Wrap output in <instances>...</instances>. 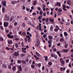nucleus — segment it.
<instances>
[{
  "label": "nucleus",
  "mask_w": 73,
  "mask_h": 73,
  "mask_svg": "<svg viewBox=\"0 0 73 73\" xmlns=\"http://www.w3.org/2000/svg\"><path fill=\"white\" fill-rule=\"evenodd\" d=\"M14 54L16 56H19V53L17 52H15Z\"/></svg>",
  "instance_id": "nucleus-11"
},
{
  "label": "nucleus",
  "mask_w": 73,
  "mask_h": 73,
  "mask_svg": "<svg viewBox=\"0 0 73 73\" xmlns=\"http://www.w3.org/2000/svg\"><path fill=\"white\" fill-rule=\"evenodd\" d=\"M15 45L16 48H19V45L17 43H15Z\"/></svg>",
  "instance_id": "nucleus-23"
},
{
  "label": "nucleus",
  "mask_w": 73,
  "mask_h": 73,
  "mask_svg": "<svg viewBox=\"0 0 73 73\" xmlns=\"http://www.w3.org/2000/svg\"><path fill=\"white\" fill-rule=\"evenodd\" d=\"M31 68H32V69H35V65H34V64H32L31 65Z\"/></svg>",
  "instance_id": "nucleus-25"
},
{
  "label": "nucleus",
  "mask_w": 73,
  "mask_h": 73,
  "mask_svg": "<svg viewBox=\"0 0 73 73\" xmlns=\"http://www.w3.org/2000/svg\"><path fill=\"white\" fill-rule=\"evenodd\" d=\"M56 6H58L59 7H60L61 6V3L59 2H58L56 4Z\"/></svg>",
  "instance_id": "nucleus-16"
},
{
  "label": "nucleus",
  "mask_w": 73,
  "mask_h": 73,
  "mask_svg": "<svg viewBox=\"0 0 73 73\" xmlns=\"http://www.w3.org/2000/svg\"><path fill=\"white\" fill-rule=\"evenodd\" d=\"M35 54L38 56V57H40V56H41V55L38 53V52H36Z\"/></svg>",
  "instance_id": "nucleus-13"
},
{
  "label": "nucleus",
  "mask_w": 73,
  "mask_h": 73,
  "mask_svg": "<svg viewBox=\"0 0 73 73\" xmlns=\"http://www.w3.org/2000/svg\"><path fill=\"white\" fill-rule=\"evenodd\" d=\"M13 71H15L16 70V66H14L13 67Z\"/></svg>",
  "instance_id": "nucleus-12"
},
{
  "label": "nucleus",
  "mask_w": 73,
  "mask_h": 73,
  "mask_svg": "<svg viewBox=\"0 0 73 73\" xmlns=\"http://www.w3.org/2000/svg\"><path fill=\"white\" fill-rule=\"evenodd\" d=\"M48 44H52V40H48Z\"/></svg>",
  "instance_id": "nucleus-26"
},
{
  "label": "nucleus",
  "mask_w": 73,
  "mask_h": 73,
  "mask_svg": "<svg viewBox=\"0 0 73 73\" xmlns=\"http://www.w3.org/2000/svg\"><path fill=\"white\" fill-rule=\"evenodd\" d=\"M6 20L7 21H9V17H7V15H6Z\"/></svg>",
  "instance_id": "nucleus-22"
},
{
  "label": "nucleus",
  "mask_w": 73,
  "mask_h": 73,
  "mask_svg": "<svg viewBox=\"0 0 73 73\" xmlns=\"http://www.w3.org/2000/svg\"><path fill=\"white\" fill-rule=\"evenodd\" d=\"M58 12H62V9H58Z\"/></svg>",
  "instance_id": "nucleus-53"
},
{
  "label": "nucleus",
  "mask_w": 73,
  "mask_h": 73,
  "mask_svg": "<svg viewBox=\"0 0 73 73\" xmlns=\"http://www.w3.org/2000/svg\"><path fill=\"white\" fill-rule=\"evenodd\" d=\"M68 52V50L66 49V50H65L64 49H63L62 51H60V53H62V52H63V53L65 52V53H67Z\"/></svg>",
  "instance_id": "nucleus-5"
},
{
  "label": "nucleus",
  "mask_w": 73,
  "mask_h": 73,
  "mask_svg": "<svg viewBox=\"0 0 73 73\" xmlns=\"http://www.w3.org/2000/svg\"><path fill=\"white\" fill-rule=\"evenodd\" d=\"M35 66L36 67H38V68H40L41 66V63H39L38 64L37 63H36L35 64Z\"/></svg>",
  "instance_id": "nucleus-4"
},
{
  "label": "nucleus",
  "mask_w": 73,
  "mask_h": 73,
  "mask_svg": "<svg viewBox=\"0 0 73 73\" xmlns=\"http://www.w3.org/2000/svg\"><path fill=\"white\" fill-rule=\"evenodd\" d=\"M53 26H51L50 28V30L51 31H53Z\"/></svg>",
  "instance_id": "nucleus-30"
},
{
  "label": "nucleus",
  "mask_w": 73,
  "mask_h": 73,
  "mask_svg": "<svg viewBox=\"0 0 73 73\" xmlns=\"http://www.w3.org/2000/svg\"><path fill=\"white\" fill-rule=\"evenodd\" d=\"M37 14H36V13H35V12H34L32 13V15H33V16H36V15Z\"/></svg>",
  "instance_id": "nucleus-35"
},
{
  "label": "nucleus",
  "mask_w": 73,
  "mask_h": 73,
  "mask_svg": "<svg viewBox=\"0 0 73 73\" xmlns=\"http://www.w3.org/2000/svg\"><path fill=\"white\" fill-rule=\"evenodd\" d=\"M8 44H13V42L12 41V40H10L8 41Z\"/></svg>",
  "instance_id": "nucleus-10"
},
{
  "label": "nucleus",
  "mask_w": 73,
  "mask_h": 73,
  "mask_svg": "<svg viewBox=\"0 0 73 73\" xmlns=\"http://www.w3.org/2000/svg\"><path fill=\"white\" fill-rule=\"evenodd\" d=\"M22 26L23 27H24V28H25V23H23L22 25Z\"/></svg>",
  "instance_id": "nucleus-36"
},
{
  "label": "nucleus",
  "mask_w": 73,
  "mask_h": 73,
  "mask_svg": "<svg viewBox=\"0 0 73 73\" xmlns=\"http://www.w3.org/2000/svg\"><path fill=\"white\" fill-rule=\"evenodd\" d=\"M17 22H15L14 24L15 26H16V25H17Z\"/></svg>",
  "instance_id": "nucleus-61"
},
{
  "label": "nucleus",
  "mask_w": 73,
  "mask_h": 73,
  "mask_svg": "<svg viewBox=\"0 0 73 73\" xmlns=\"http://www.w3.org/2000/svg\"><path fill=\"white\" fill-rule=\"evenodd\" d=\"M7 2L5 1H3L2 2V4L5 7H7Z\"/></svg>",
  "instance_id": "nucleus-3"
},
{
  "label": "nucleus",
  "mask_w": 73,
  "mask_h": 73,
  "mask_svg": "<svg viewBox=\"0 0 73 73\" xmlns=\"http://www.w3.org/2000/svg\"><path fill=\"white\" fill-rule=\"evenodd\" d=\"M54 52H55L56 51H57V49H56V48H54L53 50H52Z\"/></svg>",
  "instance_id": "nucleus-47"
},
{
  "label": "nucleus",
  "mask_w": 73,
  "mask_h": 73,
  "mask_svg": "<svg viewBox=\"0 0 73 73\" xmlns=\"http://www.w3.org/2000/svg\"><path fill=\"white\" fill-rule=\"evenodd\" d=\"M48 38L50 40H51L52 39V36H48Z\"/></svg>",
  "instance_id": "nucleus-28"
},
{
  "label": "nucleus",
  "mask_w": 73,
  "mask_h": 73,
  "mask_svg": "<svg viewBox=\"0 0 73 73\" xmlns=\"http://www.w3.org/2000/svg\"><path fill=\"white\" fill-rule=\"evenodd\" d=\"M54 46H52V50H53V49H54Z\"/></svg>",
  "instance_id": "nucleus-64"
},
{
  "label": "nucleus",
  "mask_w": 73,
  "mask_h": 73,
  "mask_svg": "<svg viewBox=\"0 0 73 73\" xmlns=\"http://www.w3.org/2000/svg\"><path fill=\"white\" fill-rule=\"evenodd\" d=\"M62 7L64 8H66V5H62Z\"/></svg>",
  "instance_id": "nucleus-49"
},
{
  "label": "nucleus",
  "mask_w": 73,
  "mask_h": 73,
  "mask_svg": "<svg viewBox=\"0 0 73 73\" xmlns=\"http://www.w3.org/2000/svg\"><path fill=\"white\" fill-rule=\"evenodd\" d=\"M64 47L65 48H67L68 47V44L66 43L64 45Z\"/></svg>",
  "instance_id": "nucleus-20"
},
{
  "label": "nucleus",
  "mask_w": 73,
  "mask_h": 73,
  "mask_svg": "<svg viewBox=\"0 0 73 73\" xmlns=\"http://www.w3.org/2000/svg\"><path fill=\"white\" fill-rule=\"evenodd\" d=\"M42 17V15H40L38 17V20H40L41 19V17Z\"/></svg>",
  "instance_id": "nucleus-24"
},
{
  "label": "nucleus",
  "mask_w": 73,
  "mask_h": 73,
  "mask_svg": "<svg viewBox=\"0 0 73 73\" xmlns=\"http://www.w3.org/2000/svg\"><path fill=\"white\" fill-rule=\"evenodd\" d=\"M18 68L19 70H18L17 72L16 73H20V72L22 71V68H21V66H18Z\"/></svg>",
  "instance_id": "nucleus-1"
},
{
  "label": "nucleus",
  "mask_w": 73,
  "mask_h": 73,
  "mask_svg": "<svg viewBox=\"0 0 73 73\" xmlns=\"http://www.w3.org/2000/svg\"><path fill=\"white\" fill-rule=\"evenodd\" d=\"M5 8H4V7H3L2 8V12L3 13H4V12H5Z\"/></svg>",
  "instance_id": "nucleus-18"
},
{
  "label": "nucleus",
  "mask_w": 73,
  "mask_h": 73,
  "mask_svg": "<svg viewBox=\"0 0 73 73\" xmlns=\"http://www.w3.org/2000/svg\"><path fill=\"white\" fill-rule=\"evenodd\" d=\"M40 15H42V13H43L42 12V10H40Z\"/></svg>",
  "instance_id": "nucleus-33"
},
{
  "label": "nucleus",
  "mask_w": 73,
  "mask_h": 73,
  "mask_svg": "<svg viewBox=\"0 0 73 73\" xmlns=\"http://www.w3.org/2000/svg\"><path fill=\"white\" fill-rule=\"evenodd\" d=\"M22 62L23 64H26V62L24 60H22Z\"/></svg>",
  "instance_id": "nucleus-34"
},
{
  "label": "nucleus",
  "mask_w": 73,
  "mask_h": 73,
  "mask_svg": "<svg viewBox=\"0 0 73 73\" xmlns=\"http://www.w3.org/2000/svg\"><path fill=\"white\" fill-rule=\"evenodd\" d=\"M49 65H52V62H49L48 63Z\"/></svg>",
  "instance_id": "nucleus-32"
},
{
  "label": "nucleus",
  "mask_w": 73,
  "mask_h": 73,
  "mask_svg": "<svg viewBox=\"0 0 73 73\" xmlns=\"http://www.w3.org/2000/svg\"><path fill=\"white\" fill-rule=\"evenodd\" d=\"M32 24V23H31V22H29L27 23V24L28 25H31V24Z\"/></svg>",
  "instance_id": "nucleus-63"
},
{
  "label": "nucleus",
  "mask_w": 73,
  "mask_h": 73,
  "mask_svg": "<svg viewBox=\"0 0 73 73\" xmlns=\"http://www.w3.org/2000/svg\"><path fill=\"white\" fill-rule=\"evenodd\" d=\"M2 66L3 67V68H7V64L4 63L2 64Z\"/></svg>",
  "instance_id": "nucleus-7"
},
{
  "label": "nucleus",
  "mask_w": 73,
  "mask_h": 73,
  "mask_svg": "<svg viewBox=\"0 0 73 73\" xmlns=\"http://www.w3.org/2000/svg\"><path fill=\"white\" fill-rule=\"evenodd\" d=\"M71 1L70 0H68L67 1V4L69 5H71Z\"/></svg>",
  "instance_id": "nucleus-9"
},
{
  "label": "nucleus",
  "mask_w": 73,
  "mask_h": 73,
  "mask_svg": "<svg viewBox=\"0 0 73 73\" xmlns=\"http://www.w3.org/2000/svg\"><path fill=\"white\" fill-rule=\"evenodd\" d=\"M64 36L65 37H66V36H68V33L66 32H64Z\"/></svg>",
  "instance_id": "nucleus-19"
},
{
  "label": "nucleus",
  "mask_w": 73,
  "mask_h": 73,
  "mask_svg": "<svg viewBox=\"0 0 73 73\" xmlns=\"http://www.w3.org/2000/svg\"><path fill=\"white\" fill-rule=\"evenodd\" d=\"M25 20H28V17H25Z\"/></svg>",
  "instance_id": "nucleus-60"
},
{
  "label": "nucleus",
  "mask_w": 73,
  "mask_h": 73,
  "mask_svg": "<svg viewBox=\"0 0 73 73\" xmlns=\"http://www.w3.org/2000/svg\"><path fill=\"white\" fill-rule=\"evenodd\" d=\"M60 62L61 63L62 65H64L65 64V61H64L63 59L62 58H60Z\"/></svg>",
  "instance_id": "nucleus-2"
},
{
  "label": "nucleus",
  "mask_w": 73,
  "mask_h": 73,
  "mask_svg": "<svg viewBox=\"0 0 73 73\" xmlns=\"http://www.w3.org/2000/svg\"><path fill=\"white\" fill-rule=\"evenodd\" d=\"M29 61V60H28V58H27L26 59V62H28Z\"/></svg>",
  "instance_id": "nucleus-54"
},
{
  "label": "nucleus",
  "mask_w": 73,
  "mask_h": 73,
  "mask_svg": "<svg viewBox=\"0 0 73 73\" xmlns=\"http://www.w3.org/2000/svg\"><path fill=\"white\" fill-rule=\"evenodd\" d=\"M59 40H60V38H57L56 40V42H58V41H59Z\"/></svg>",
  "instance_id": "nucleus-46"
},
{
  "label": "nucleus",
  "mask_w": 73,
  "mask_h": 73,
  "mask_svg": "<svg viewBox=\"0 0 73 73\" xmlns=\"http://www.w3.org/2000/svg\"><path fill=\"white\" fill-rule=\"evenodd\" d=\"M60 71L62 72L63 71V68L61 67L60 69Z\"/></svg>",
  "instance_id": "nucleus-41"
},
{
  "label": "nucleus",
  "mask_w": 73,
  "mask_h": 73,
  "mask_svg": "<svg viewBox=\"0 0 73 73\" xmlns=\"http://www.w3.org/2000/svg\"><path fill=\"white\" fill-rule=\"evenodd\" d=\"M38 48V49H41V47H40V46L38 45V46H37Z\"/></svg>",
  "instance_id": "nucleus-62"
},
{
  "label": "nucleus",
  "mask_w": 73,
  "mask_h": 73,
  "mask_svg": "<svg viewBox=\"0 0 73 73\" xmlns=\"http://www.w3.org/2000/svg\"><path fill=\"white\" fill-rule=\"evenodd\" d=\"M8 68L9 69H11V68L12 67H11V65H9L8 66Z\"/></svg>",
  "instance_id": "nucleus-37"
},
{
  "label": "nucleus",
  "mask_w": 73,
  "mask_h": 73,
  "mask_svg": "<svg viewBox=\"0 0 73 73\" xmlns=\"http://www.w3.org/2000/svg\"><path fill=\"white\" fill-rule=\"evenodd\" d=\"M17 62L19 64H20L21 62V61L20 60H18Z\"/></svg>",
  "instance_id": "nucleus-43"
},
{
  "label": "nucleus",
  "mask_w": 73,
  "mask_h": 73,
  "mask_svg": "<svg viewBox=\"0 0 73 73\" xmlns=\"http://www.w3.org/2000/svg\"><path fill=\"white\" fill-rule=\"evenodd\" d=\"M5 31L6 33H8L9 32V30H5Z\"/></svg>",
  "instance_id": "nucleus-58"
},
{
  "label": "nucleus",
  "mask_w": 73,
  "mask_h": 73,
  "mask_svg": "<svg viewBox=\"0 0 73 73\" xmlns=\"http://www.w3.org/2000/svg\"><path fill=\"white\" fill-rule=\"evenodd\" d=\"M44 58H45V60L46 61H47L48 60V56H44Z\"/></svg>",
  "instance_id": "nucleus-31"
},
{
  "label": "nucleus",
  "mask_w": 73,
  "mask_h": 73,
  "mask_svg": "<svg viewBox=\"0 0 73 73\" xmlns=\"http://www.w3.org/2000/svg\"><path fill=\"white\" fill-rule=\"evenodd\" d=\"M66 25L67 26H69V25H70V24L68 22L66 24Z\"/></svg>",
  "instance_id": "nucleus-57"
},
{
  "label": "nucleus",
  "mask_w": 73,
  "mask_h": 73,
  "mask_svg": "<svg viewBox=\"0 0 73 73\" xmlns=\"http://www.w3.org/2000/svg\"><path fill=\"white\" fill-rule=\"evenodd\" d=\"M22 51L23 52V53H25L27 52V51H26L25 50H22Z\"/></svg>",
  "instance_id": "nucleus-59"
},
{
  "label": "nucleus",
  "mask_w": 73,
  "mask_h": 73,
  "mask_svg": "<svg viewBox=\"0 0 73 73\" xmlns=\"http://www.w3.org/2000/svg\"><path fill=\"white\" fill-rule=\"evenodd\" d=\"M36 42L37 43L38 45H40V41L39 40H37L36 41Z\"/></svg>",
  "instance_id": "nucleus-17"
},
{
  "label": "nucleus",
  "mask_w": 73,
  "mask_h": 73,
  "mask_svg": "<svg viewBox=\"0 0 73 73\" xmlns=\"http://www.w3.org/2000/svg\"><path fill=\"white\" fill-rule=\"evenodd\" d=\"M37 1H34L33 3V5L34 6H36V5L37 4Z\"/></svg>",
  "instance_id": "nucleus-14"
},
{
  "label": "nucleus",
  "mask_w": 73,
  "mask_h": 73,
  "mask_svg": "<svg viewBox=\"0 0 73 73\" xmlns=\"http://www.w3.org/2000/svg\"><path fill=\"white\" fill-rule=\"evenodd\" d=\"M11 3L13 5V4H16V3H17V2L15 1H12L11 2Z\"/></svg>",
  "instance_id": "nucleus-15"
},
{
  "label": "nucleus",
  "mask_w": 73,
  "mask_h": 73,
  "mask_svg": "<svg viewBox=\"0 0 73 73\" xmlns=\"http://www.w3.org/2000/svg\"><path fill=\"white\" fill-rule=\"evenodd\" d=\"M21 45L23 47L24 46V43L23 42H22L21 43Z\"/></svg>",
  "instance_id": "nucleus-48"
},
{
  "label": "nucleus",
  "mask_w": 73,
  "mask_h": 73,
  "mask_svg": "<svg viewBox=\"0 0 73 73\" xmlns=\"http://www.w3.org/2000/svg\"><path fill=\"white\" fill-rule=\"evenodd\" d=\"M22 35L23 36H26V33L25 31H24L22 33Z\"/></svg>",
  "instance_id": "nucleus-21"
},
{
  "label": "nucleus",
  "mask_w": 73,
  "mask_h": 73,
  "mask_svg": "<svg viewBox=\"0 0 73 73\" xmlns=\"http://www.w3.org/2000/svg\"><path fill=\"white\" fill-rule=\"evenodd\" d=\"M51 56L52 57H54V56H55V55L54 54L52 53L51 54Z\"/></svg>",
  "instance_id": "nucleus-27"
},
{
  "label": "nucleus",
  "mask_w": 73,
  "mask_h": 73,
  "mask_svg": "<svg viewBox=\"0 0 73 73\" xmlns=\"http://www.w3.org/2000/svg\"><path fill=\"white\" fill-rule=\"evenodd\" d=\"M25 55V54H21V57H23Z\"/></svg>",
  "instance_id": "nucleus-38"
},
{
  "label": "nucleus",
  "mask_w": 73,
  "mask_h": 73,
  "mask_svg": "<svg viewBox=\"0 0 73 73\" xmlns=\"http://www.w3.org/2000/svg\"><path fill=\"white\" fill-rule=\"evenodd\" d=\"M0 41H4V39L2 37H0Z\"/></svg>",
  "instance_id": "nucleus-29"
},
{
  "label": "nucleus",
  "mask_w": 73,
  "mask_h": 73,
  "mask_svg": "<svg viewBox=\"0 0 73 73\" xmlns=\"http://www.w3.org/2000/svg\"><path fill=\"white\" fill-rule=\"evenodd\" d=\"M44 69H45V66H43L42 68V70H44Z\"/></svg>",
  "instance_id": "nucleus-45"
},
{
  "label": "nucleus",
  "mask_w": 73,
  "mask_h": 73,
  "mask_svg": "<svg viewBox=\"0 0 73 73\" xmlns=\"http://www.w3.org/2000/svg\"><path fill=\"white\" fill-rule=\"evenodd\" d=\"M69 72H70V70H67L66 71V73H69Z\"/></svg>",
  "instance_id": "nucleus-44"
},
{
  "label": "nucleus",
  "mask_w": 73,
  "mask_h": 73,
  "mask_svg": "<svg viewBox=\"0 0 73 73\" xmlns=\"http://www.w3.org/2000/svg\"><path fill=\"white\" fill-rule=\"evenodd\" d=\"M42 6V7L43 8H45V7H46V5H45L44 4H43Z\"/></svg>",
  "instance_id": "nucleus-39"
},
{
  "label": "nucleus",
  "mask_w": 73,
  "mask_h": 73,
  "mask_svg": "<svg viewBox=\"0 0 73 73\" xmlns=\"http://www.w3.org/2000/svg\"><path fill=\"white\" fill-rule=\"evenodd\" d=\"M37 9L38 11H40V10H41V8L40 7H38Z\"/></svg>",
  "instance_id": "nucleus-50"
},
{
  "label": "nucleus",
  "mask_w": 73,
  "mask_h": 73,
  "mask_svg": "<svg viewBox=\"0 0 73 73\" xmlns=\"http://www.w3.org/2000/svg\"><path fill=\"white\" fill-rule=\"evenodd\" d=\"M8 22H5V23H4V25L5 27H7L8 26Z\"/></svg>",
  "instance_id": "nucleus-8"
},
{
  "label": "nucleus",
  "mask_w": 73,
  "mask_h": 73,
  "mask_svg": "<svg viewBox=\"0 0 73 73\" xmlns=\"http://www.w3.org/2000/svg\"><path fill=\"white\" fill-rule=\"evenodd\" d=\"M6 49L7 50H10V48H9V47H6Z\"/></svg>",
  "instance_id": "nucleus-42"
},
{
  "label": "nucleus",
  "mask_w": 73,
  "mask_h": 73,
  "mask_svg": "<svg viewBox=\"0 0 73 73\" xmlns=\"http://www.w3.org/2000/svg\"><path fill=\"white\" fill-rule=\"evenodd\" d=\"M56 28H57V29H59V30H60V28H59L58 26L57 25L56 26Z\"/></svg>",
  "instance_id": "nucleus-55"
},
{
  "label": "nucleus",
  "mask_w": 73,
  "mask_h": 73,
  "mask_svg": "<svg viewBox=\"0 0 73 73\" xmlns=\"http://www.w3.org/2000/svg\"><path fill=\"white\" fill-rule=\"evenodd\" d=\"M58 31V29H54V31H55V32H57V31Z\"/></svg>",
  "instance_id": "nucleus-51"
},
{
  "label": "nucleus",
  "mask_w": 73,
  "mask_h": 73,
  "mask_svg": "<svg viewBox=\"0 0 73 73\" xmlns=\"http://www.w3.org/2000/svg\"><path fill=\"white\" fill-rule=\"evenodd\" d=\"M25 42H27V38H25Z\"/></svg>",
  "instance_id": "nucleus-56"
},
{
  "label": "nucleus",
  "mask_w": 73,
  "mask_h": 73,
  "mask_svg": "<svg viewBox=\"0 0 73 73\" xmlns=\"http://www.w3.org/2000/svg\"><path fill=\"white\" fill-rule=\"evenodd\" d=\"M62 13H61L59 12L58 13V16H61V15Z\"/></svg>",
  "instance_id": "nucleus-52"
},
{
  "label": "nucleus",
  "mask_w": 73,
  "mask_h": 73,
  "mask_svg": "<svg viewBox=\"0 0 73 73\" xmlns=\"http://www.w3.org/2000/svg\"><path fill=\"white\" fill-rule=\"evenodd\" d=\"M7 37L9 38H14V36H13L9 34H7Z\"/></svg>",
  "instance_id": "nucleus-6"
},
{
  "label": "nucleus",
  "mask_w": 73,
  "mask_h": 73,
  "mask_svg": "<svg viewBox=\"0 0 73 73\" xmlns=\"http://www.w3.org/2000/svg\"><path fill=\"white\" fill-rule=\"evenodd\" d=\"M49 21V18H47L46 19V23H47V22H48Z\"/></svg>",
  "instance_id": "nucleus-40"
}]
</instances>
